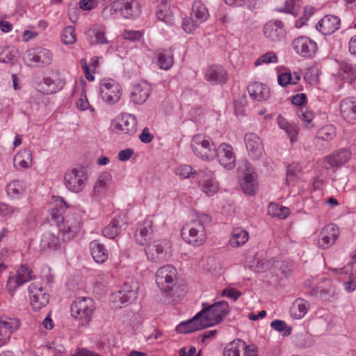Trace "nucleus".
I'll return each mask as SVG.
<instances>
[{
    "instance_id": "obj_1",
    "label": "nucleus",
    "mask_w": 356,
    "mask_h": 356,
    "mask_svg": "<svg viewBox=\"0 0 356 356\" xmlns=\"http://www.w3.org/2000/svg\"><path fill=\"white\" fill-rule=\"evenodd\" d=\"M79 225L64 224L59 229V236H56L51 232H45L40 240V248L42 251L54 250L58 248L60 241L67 242L73 239L79 232Z\"/></svg>"
},
{
    "instance_id": "obj_2",
    "label": "nucleus",
    "mask_w": 356,
    "mask_h": 356,
    "mask_svg": "<svg viewBox=\"0 0 356 356\" xmlns=\"http://www.w3.org/2000/svg\"><path fill=\"white\" fill-rule=\"evenodd\" d=\"M204 221H210V218L203 215L197 220L184 227L181 233L182 238L193 246L197 247L203 244L207 239Z\"/></svg>"
},
{
    "instance_id": "obj_3",
    "label": "nucleus",
    "mask_w": 356,
    "mask_h": 356,
    "mask_svg": "<svg viewBox=\"0 0 356 356\" xmlns=\"http://www.w3.org/2000/svg\"><path fill=\"white\" fill-rule=\"evenodd\" d=\"M191 147L195 155L202 161H211L216 157L217 146L209 136L203 134L195 135L191 140Z\"/></svg>"
},
{
    "instance_id": "obj_4",
    "label": "nucleus",
    "mask_w": 356,
    "mask_h": 356,
    "mask_svg": "<svg viewBox=\"0 0 356 356\" xmlns=\"http://www.w3.org/2000/svg\"><path fill=\"white\" fill-rule=\"evenodd\" d=\"M94 311L93 300L88 297L76 299L70 308L72 316L77 319L81 325H86L90 323Z\"/></svg>"
},
{
    "instance_id": "obj_5",
    "label": "nucleus",
    "mask_w": 356,
    "mask_h": 356,
    "mask_svg": "<svg viewBox=\"0 0 356 356\" xmlns=\"http://www.w3.org/2000/svg\"><path fill=\"white\" fill-rule=\"evenodd\" d=\"M200 312H202V316L207 323H211V326L222 322L229 312L228 302L224 300L216 302L211 305L203 303Z\"/></svg>"
},
{
    "instance_id": "obj_6",
    "label": "nucleus",
    "mask_w": 356,
    "mask_h": 356,
    "mask_svg": "<svg viewBox=\"0 0 356 356\" xmlns=\"http://www.w3.org/2000/svg\"><path fill=\"white\" fill-rule=\"evenodd\" d=\"M177 270L172 265H165L158 269L156 273V283L164 292H170L176 284Z\"/></svg>"
},
{
    "instance_id": "obj_7",
    "label": "nucleus",
    "mask_w": 356,
    "mask_h": 356,
    "mask_svg": "<svg viewBox=\"0 0 356 356\" xmlns=\"http://www.w3.org/2000/svg\"><path fill=\"white\" fill-rule=\"evenodd\" d=\"M223 356H258L256 346L248 345L241 339H234L228 343L223 349Z\"/></svg>"
},
{
    "instance_id": "obj_8",
    "label": "nucleus",
    "mask_w": 356,
    "mask_h": 356,
    "mask_svg": "<svg viewBox=\"0 0 356 356\" xmlns=\"http://www.w3.org/2000/svg\"><path fill=\"white\" fill-rule=\"evenodd\" d=\"M99 92L102 99L108 104L118 102L122 88L120 84L113 79H103L99 84Z\"/></svg>"
},
{
    "instance_id": "obj_9",
    "label": "nucleus",
    "mask_w": 356,
    "mask_h": 356,
    "mask_svg": "<svg viewBox=\"0 0 356 356\" xmlns=\"http://www.w3.org/2000/svg\"><path fill=\"white\" fill-rule=\"evenodd\" d=\"M32 270L26 265H21L17 274L10 276L6 284V289L10 296H13L16 289L24 284L35 279Z\"/></svg>"
},
{
    "instance_id": "obj_10",
    "label": "nucleus",
    "mask_w": 356,
    "mask_h": 356,
    "mask_svg": "<svg viewBox=\"0 0 356 356\" xmlns=\"http://www.w3.org/2000/svg\"><path fill=\"white\" fill-rule=\"evenodd\" d=\"M87 179V175L82 168H73L65 172L64 183L69 191L78 193L84 188Z\"/></svg>"
},
{
    "instance_id": "obj_11",
    "label": "nucleus",
    "mask_w": 356,
    "mask_h": 356,
    "mask_svg": "<svg viewBox=\"0 0 356 356\" xmlns=\"http://www.w3.org/2000/svg\"><path fill=\"white\" fill-rule=\"evenodd\" d=\"M351 156L352 152L348 148H341L334 151L325 157L323 168L326 170L341 168L350 161Z\"/></svg>"
},
{
    "instance_id": "obj_12",
    "label": "nucleus",
    "mask_w": 356,
    "mask_h": 356,
    "mask_svg": "<svg viewBox=\"0 0 356 356\" xmlns=\"http://www.w3.org/2000/svg\"><path fill=\"white\" fill-rule=\"evenodd\" d=\"M114 128L122 134L132 136L138 130L137 119L132 114L122 113L115 119Z\"/></svg>"
},
{
    "instance_id": "obj_13",
    "label": "nucleus",
    "mask_w": 356,
    "mask_h": 356,
    "mask_svg": "<svg viewBox=\"0 0 356 356\" xmlns=\"http://www.w3.org/2000/svg\"><path fill=\"white\" fill-rule=\"evenodd\" d=\"M31 305L34 311H39L45 307L49 300L47 294L40 283H32L28 288Z\"/></svg>"
},
{
    "instance_id": "obj_14",
    "label": "nucleus",
    "mask_w": 356,
    "mask_h": 356,
    "mask_svg": "<svg viewBox=\"0 0 356 356\" xmlns=\"http://www.w3.org/2000/svg\"><path fill=\"white\" fill-rule=\"evenodd\" d=\"M292 47L296 54L305 58L313 57L318 49L316 42L307 36L295 38Z\"/></svg>"
},
{
    "instance_id": "obj_15",
    "label": "nucleus",
    "mask_w": 356,
    "mask_h": 356,
    "mask_svg": "<svg viewBox=\"0 0 356 356\" xmlns=\"http://www.w3.org/2000/svg\"><path fill=\"white\" fill-rule=\"evenodd\" d=\"M24 58L27 63H29V65L34 63L37 67H42L51 63L52 54L49 49L36 47L28 50Z\"/></svg>"
},
{
    "instance_id": "obj_16",
    "label": "nucleus",
    "mask_w": 356,
    "mask_h": 356,
    "mask_svg": "<svg viewBox=\"0 0 356 356\" xmlns=\"http://www.w3.org/2000/svg\"><path fill=\"white\" fill-rule=\"evenodd\" d=\"M208 327H211V323H207L202 316V312H199L190 320L179 323L176 327V331L181 334H188Z\"/></svg>"
},
{
    "instance_id": "obj_17",
    "label": "nucleus",
    "mask_w": 356,
    "mask_h": 356,
    "mask_svg": "<svg viewBox=\"0 0 356 356\" xmlns=\"http://www.w3.org/2000/svg\"><path fill=\"white\" fill-rule=\"evenodd\" d=\"M219 163L227 170H232L236 165V156L233 147L227 143H222L216 148Z\"/></svg>"
},
{
    "instance_id": "obj_18",
    "label": "nucleus",
    "mask_w": 356,
    "mask_h": 356,
    "mask_svg": "<svg viewBox=\"0 0 356 356\" xmlns=\"http://www.w3.org/2000/svg\"><path fill=\"white\" fill-rule=\"evenodd\" d=\"M138 290V282L132 279L127 280L122 289L114 295V298L118 299L122 305H128L136 298Z\"/></svg>"
},
{
    "instance_id": "obj_19",
    "label": "nucleus",
    "mask_w": 356,
    "mask_h": 356,
    "mask_svg": "<svg viewBox=\"0 0 356 356\" xmlns=\"http://www.w3.org/2000/svg\"><path fill=\"white\" fill-rule=\"evenodd\" d=\"M65 85V79L58 72H53L51 76L43 79L39 86L43 93L54 94L63 89Z\"/></svg>"
},
{
    "instance_id": "obj_20",
    "label": "nucleus",
    "mask_w": 356,
    "mask_h": 356,
    "mask_svg": "<svg viewBox=\"0 0 356 356\" xmlns=\"http://www.w3.org/2000/svg\"><path fill=\"white\" fill-rule=\"evenodd\" d=\"M339 235L338 227L334 224H328L325 226L318 236L319 248L325 250L331 247Z\"/></svg>"
},
{
    "instance_id": "obj_21",
    "label": "nucleus",
    "mask_w": 356,
    "mask_h": 356,
    "mask_svg": "<svg viewBox=\"0 0 356 356\" xmlns=\"http://www.w3.org/2000/svg\"><path fill=\"white\" fill-rule=\"evenodd\" d=\"M245 171L243 181L241 183V188L243 192L246 194L253 195L257 189V175L254 172L252 165L248 161L245 163Z\"/></svg>"
},
{
    "instance_id": "obj_22",
    "label": "nucleus",
    "mask_w": 356,
    "mask_h": 356,
    "mask_svg": "<svg viewBox=\"0 0 356 356\" xmlns=\"http://www.w3.org/2000/svg\"><path fill=\"white\" fill-rule=\"evenodd\" d=\"M339 108L342 118L350 124H356V97L343 98Z\"/></svg>"
},
{
    "instance_id": "obj_23",
    "label": "nucleus",
    "mask_w": 356,
    "mask_h": 356,
    "mask_svg": "<svg viewBox=\"0 0 356 356\" xmlns=\"http://www.w3.org/2000/svg\"><path fill=\"white\" fill-rule=\"evenodd\" d=\"M244 141L249 156L254 160L259 159L264 152L261 138L254 133H247L244 136Z\"/></svg>"
},
{
    "instance_id": "obj_24",
    "label": "nucleus",
    "mask_w": 356,
    "mask_h": 356,
    "mask_svg": "<svg viewBox=\"0 0 356 356\" xmlns=\"http://www.w3.org/2000/svg\"><path fill=\"white\" fill-rule=\"evenodd\" d=\"M264 34L269 40L277 42L285 35L284 24L281 20H270L264 26Z\"/></svg>"
},
{
    "instance_id": "obj_25",
    "label": "nucleus",
    "mask_w": 356,
    "mask_h": 356,
    "mask_svg": "<svg viewBox=\"0 0 356 356\" xmlns=\"http://www.w3.org/2000/svg\"><path fill=\"white\" fill-rule=\"evenodd\" d=\"M169 248V243L166 241H155L147 248V258L153 262L163 261L167 258Z\"/></svg>"
},
{
    "instance_id": "obj_26",
    "label": "nucleus",
    "mask_w": 356,
    "mask_h": 356,
    "mask_svg": "<svg viewBox=\"0 0 356 356\" xmlns=\"http://www.w3.org/2000/svg\"><path fill=\"white\" fill-rule=\"evenodd\" d=\"M340 24L341 20L338 17L327 15L316 24V28L323 35H329L339 29Z\"/></svg>"
},
{
    "instance_id": "obj_27",
    "label": "nucleus",
    "mask_w": 356,
    "mask_h": 356,
    "mask_svg": "<svg viewBox=\"0 0 356 356\" xmlns=\"http://www.w3.org/2000/svg\"><path fill=\"white\" fill-rule=\"evenodd\" d=\"M126 219L122 216H116L110 223L102 230V234L109 239L115 238L124 229Z\"/></svg>"
},
{
    "instance_id": "obj_28",
    "label": "nucleus",
    "mask_w": 356,
    "mask_h": 356,
    "mask_svg": "<svg viewBox=\"0 0 356 356\" xmlns=\"http://www.w3.org/2000/svg\"><path fill=\"white\" fill-rule=\"evenodd\" d=\"M205 78L213 85L224 84L227 81V73L222 66L213 65L207 68Z\"/></svg>"
},
{
    "instance_id": "obj_29",
    "label": "nucleus",
    "mask_w": 356,
    "mask_h": 356,
    "mask_svg": "<svg viewBox=\"0 0 356 356\" xmlns=\"http://www.w3.org/2000/svg\"><path fill=\"white\" fill-rule=\"evenodd\" d=\"M20 326V322L17 318H8L6 321H0V336L3 334V337H0V346L6 344L13 333H14Z\"/></svg>"
},
{
    "instance_id": "obj_30",
    "label": "nucleus",
    "mask_w": 356,
    "mask_h": 356,
    "mask_svg": "<svg viewBox=\"0 0 356 356\" xmlns=\"http://www.w3.org/2000/svg\"><path fill=\"white\" fill-rule=\"evenodd\" d=\"M134 3L138 5L132 0H117L113 3L112 8L115 10L120 11L124 18L131 19L138 15V10L134 8Z\"/></svg>"
},
{
    "instance_id": "obj_31",
    "label": "nucleus",
    "mask_w": 356,
    "mask_h": 356,
    "mask_svg": "<svg viewBox=\"0 0 356 356\" xmlns=\"http://www.w3.org/2000/svg\"><path fill=\"white\" fill-rule=\"evenodd\" d=\"M250 96L254 100L263 101L270 96V90L266 85L259 82L251 83L248 86Z\"/></svg>"
},
{
    "instance_id": "obj_32",
    "label": "nucleus",
    "mask_w": 356,
    "mask_h": 356,
    "mask_svg": "<svg viewBox=\"0 0 356 356\" xmlns=\"http://www.w3.org/2000/svg\"><path fill=\"white\" fill-rule=\"evenodd\" d=\"M89 248L90 254L96 263L104 264L108 259V250L105 245L99 241L94 240L91 241Z\"/></svg>"
},
{
    "instance_id": "obj_33",
    "label": "nucleus",
    "mask_w": 356,
    "mask_h": 356,
    "mask_svg": "<svg viewBox=\"0 0 356 356\" xmlns=\"http://www.w3.org/2000/svg\"><path fill=\"white\" fill-rule=\"evenodd\" d=\"M150 86L146 83L138 84L133 88L131 99L136 104H143L150 95Z\"/></svg>"
},
{
    "instance_id": "obj_34",
    "label": "nucleus",
    "mask_w": 356,
    "mask_h": 356,
    "mask_svg": "<svg viewBox=\"0 0 356 356\" xmlns=\"http://www.w3.org/2000/svg\"><path fill=\"white\" fill-rule=\"evenodd\" d=\"M86 39L90 45L105 44L108 43V40L106 37V33L104 29L98 27H92L86 33Z\"/></svg>"
},
{
    "instance_id": "obj_35",
    "label": "nucleus",
    "mask_w": 356,
    "mask_h": 356,
    "mask_svg": "<svg viewBox=\"0 0 356 356\" xmlns=\"http://www.w3.org/2000/svg\"><path fill=\"white\" fill-rule=\"evenodd\" d=\"M68 205L60 197L55 201L54 207L51 209L50 216L51 220L59 226L60 222H63L64 213L67 211Z\"/></svg>"
},
{
    "instance_id": "obj_36",
    "label": "nucleus",
    "mask_w": 356,
    "mask_h": 356,
    "mask_svg": "<svg viewBox=\"0 0 356 356\" xmlns=\"http://www.w3.org/2000/svg\"><path fill=\"white\" fill-rule=\"evenodd\" d=\"M206 178L201 182V189L207 196H213L218 192V184L213 172L211 170L205 172Z\"/></svg>"
},
{
    "instance_id": "obj_37",
    "label": "nucleus",
    "mask_w": 356,
    "mask_h": 356,
    "mask_svg": "<svg viewBox=\"0 0 356 356\" xmlns=\"http://www.w3.org/2000/svg\"><path fill=\"white\" fill-rule=\"evenodd\" d=\"M159 67L164 70H168L174 64L173 54L170 49H159L155 53Z\"/></svg>"
},
{
    "instance_id": "obj_38",
    "label": "nucleus",
    "mask_w": 356,
    "mask_h": 356,
    "mask_svg": "<svg viewBox=\"0 0 356 356\" xmlns=\"http://www.w3.org/2000/svg\"><path fill=\"white\" fill-rule=\"evenodd\" d=\"M249 239V233L245 229L238 227L234 229L229 238V244L233 248L244 245Z\"/></svg>"
},
{
    "instance_id": "obj_39",
    "label": "nucleus",
    "mask_w": 356,
    "mask_h": 356,
    "mask_svg": "<svg viewBox=\"0 0 356 356\" xmlns=\"http://www.w3.org/2000/svg\"><path fill=\"white\" fill-rule=\"evenodd\" d=\"M170 1L171 0H157L156 17L166 24H170L172 21V12L168 5V2Z\"/></svg>"
},
{
    "instance_id": "obj_40",
    "label": "nucleus",
    "mask_w": 356,
    "mask_h": 356,
    "mask_svg": "<svg viewBox=\"0 0 356 356\" xmlns=\"http://www.w3.org/2000/svg\"><path fill=\"white\" fill-rule=\"evenodd\" d=\"M192 16L199 23L205 22L209 16L207 6L199 0H194L192 5Z\"/></svg>"
},
{
    "instance_id": "obj_41",
    "label": "nucleus",
    "mask_w": 356,
    "mask_h": 356,
    "mask_svg": "<svg viewBox=\"0 0 356 356\" xmlns=\"http://www.w3.org/2000/svg\"><path fill=\"white\" fill-rule=\"evenodd\" d=\"M18 50L14 47H0V62L13 65L17 60Z\"/></svg>"
},
{
    "instance_id": "obj_42",
    "label": "nucleus",
    "mask_w": 356,
    "mask_h": 356,
    "mask_svg": "<svg viewBox=\"0 0 356 356\" xmlns=\"http://www.w3.org/2000/svg\"><path fill=\"white\" fill-rule=\"evenodd\" d=\"M8 195L13 199H18L23 196L24 188L22 183L19 180H13L6 186Z\"/></svg>"
},
{
    "instance_id": "obj_43",
    "label": "nucleus",
    "mask_w": 356,
    "mask_h": 356,
    "mask_svg": "<svg viewBox=\"0 0 356 356\" xmlns=\"http://www.w3.org/2000/svg\"><path fill=\"white\" fill-rule=\"evenodd\" d=\"M300 7V0H286L284 6L281 8H277L276 10L279 13L291 14L296 17L299 15Z\"/></svg>"
},
{
    "instance_id": "obj_44",
    "label": "nucleus",
    "mask_w": 356,
    "mask_h": 356,
    "mask_svg": "<svg viewBox=\"0 0 356 356\" xmlns=\"http://www.w3.org/2000/svg\"><path fill=\"white\" fill-rule=\"evenodd\" d=\"M290 312L292 316L302 318L307 312V302L302 299H297L291 306Z\"/></svg>"
},
{
    "instance_id": "obj_45",
    "label": "nucleus",
    "mask_w": 356,
    "mask_h": 356,
    "mask_svg": "<svg viewBox=\"0 0 356 356\" xmlns=\"http://www.w3.org/2000/svg\"><path fill=\"white\" fill-rule=\"evenodd\" d=\"M294 345L300 348H309L313 346L314 341L312 336L305 333H298L293 337Z\"/></svg>"
},
{
    "instance_id": "obj_46",
    "label": "nucleus",
    "mask_w": 356,
    "mask_h": 356,
    "mask_svg": "<svg viewBox=\"0 0 356 356\" xmlns=\"http://www.w3.org/2000/svg\"><path fill=\"white\" fill-rule=\"evenodd\" d=\"M341 76L348 82L353 81L356 78V65L348 63H343L340 66Z\"/></svg>"
},
{
    "instance_id": "obj_47",
    "label": "nucleus",
    "mask_w": 356,
    "mask_h": 356,
    "mask_svg": "<svg viewBox=\"0 0 356 356\" xmlns=\"http://www.w3.org/2000/svg\"><path fill=\"white\" fill-rule=\"evenodd\" d=\"M336 136V128L332 124H327L319 129L318 131V138L330 141Z\"/></svg>"
},
{
    "instance_id": "obj_48",
    "label": "nucleus",
    "mask_w": 356,
    "mask_h": 356,
    "mask_svg": "<svg viewBox=\"0 0 356 356\" xmlns=\"http://www.w3.org/2000/svg\"><path fill=\"white\" fill-rule=\"evenodd\" d=\"M298 118L305 122V126L308 128H312L314 125L312 124L314 115L312 112L307 111L306 108L298 107L296 111Z\"/></svg>"
},
{
    "instance_id": "obj_49",
    "label": "nucleus",
    "mask_w": 356,
    "mask_h": 356,
    "mask_svg": "<svg viewBox=\"0 0 356 356\" xmlns=\"http://www.w3.org/2000/svg\"><path fill=\"white\" fill-rule=\"evenodd\" d=\"M25 158L26 159L31 160L32 154L30 150L25 149L22 154L16 155L14 158V165H17L22 168H27L30 167V165L27 161L25 160Z\"/></svg>"
},
{
    "instance_id": "obj_50",
    "label": "nucleus",
    "mask_w": 356,
    "mask_h": 356,
    "mask_svg": "<svg viewBox=\"0 0 356 356\" xmlns=\"http://www.w3.org/2000/svg\"><path fill=\"white\" fill-rule=\"evenodd\" d=\"M278 61L277 55L273 51H268L259 56L254 62L255 66L262 64L277 63Z\"/></svg>"
},
{
    "instance_id": "obj_51",
    "label": "nucleus",
    "mask_w": 356,
    "mask_h": 356,
    "mask_svg": "<svg viewBox=\"0 0 356 356\" xmlns=\"http://www.w3.org/2000/svg\"><path fill=\"white\" fill-rule=\"evenodd\" d=\"M111 179V175L108 173H104L99 176L96 181L93 191L95 195H99L106 186V181Z\"/></svg>"
},
{
    "instance_id": "obj_52",
    "label": "nucleus",
    "mask_w": 356,
    "mask_h": 356,
    "mask_svg": "<svg viewBox=\"0 0 356 356\" xmlns=\"http://www.w3.org/2000/svg\"><path fill=\"white\" fill-rule=\"evenodd\" d=\"M62 41L66 44H72L76 41L74 28L72 26L65 27L62 33Z\"/></svg>"
},
{
    "instance_id": "obj_53",
    "label": "nucleus",
    "mask_w": 356,
    "mask_h": 356,
    "mask_svg": "<svg viewBox=\"0 0 356 356\" xmlns=\"http://www.w3.org/2000/svg\"><path fill=\"white\" fill-rule=\"evenodd\" d=\"M270 326L277 332H284V336H289L291 332V328L288 327L285 321L282 320H275L271 322Z\"/></svg>"
},
{
    "instance_id": "obj_54",
    "label": "nucleus",
    "mask_w": 356,
    "mask_h": 356,
    "mask_svg": "<svg viewBox=\"0 0 356 356\" xmlns=\"http://www.w3.org/2000/svg\"><path fill=\"white\" fill-rule=\"evenodd\" d=\"M269 209V211H270V210L276 211L277 212H274L273 215L278 217L280 219H285L290 213V211L287 207H279V206L276 204L270 203Z\"/></svg>"
},
{
    "instance_id": "obj_55",
    "label": "nucleus",
    "mask_w": 356,
    "mask_h": 356,
    "mask_svg": "<svg viewBox=\"0 0 356 356\" xmlns=\"http://www.w3.org/2000/svg\"><path fill=\"white\" fill-rule=\"evenodd\" d=\"M196 174L197 172L189 165H181L177 170V175L185 179L193 177Z\"/></svg>"
},
{
    "instance_id": "obj_56",
    "label": "nucleus",
    "mask_w": 356,
    "mask_h": 356,
    "mask_svg": "<svg viewBox=\"0 0 356 356\" xmlns=\"http://www.w3.org/2000/svg\"><path fill=\"white\" fill-rule=\"evenodd\" d=\"M153 232L152 221L150 220H145L143 225L139 228L140 236L147 240V237L149 236Z\"/></svg>"
},
{
    "instance_id": "obj_57",
    "label": "nucleus",
    "mask_w": 356,
    "mask_h": 356,
    "mask_svg": "<svg viewBox=\"0 0 356 356\" xmlns=\"http://www.w3.org/2000/svg\"><path fill=\"white\" fill-rule=\"evenodd\" d=\"M19 209L8 204L0 202V215L3 217H10L17 213Z\"/></svg>"
},
{
    "instance_id": "obj_58",
    "label": "nucleus",
    "mask_w": 356,
    "mask_h": 356,
    "mask_svg": "<svg viewBox=\"0 0 356 356\" xmlns=\"http://www.w3.org/2000/svg\"><path fill=\"white\" fill-rule=\"evenodd\" d=\"M336 295H337V292L335 288L330 286L327 289H321L320 298L325 301H331Z\"/></svg>"
},
{
    "instance_id": "obj_59",
    "label": "nucleus",
    "mask_w": 356,
    "mask_h": 356,
    "mask_svg": "<svg viewBox=\"0 0 356 356\" xmlns=\"http://www.w3.org/2000/svg\"><path fill=\"white\" fill-rule=\"evenodd\" d=\"M273 265V263L271 260H268L266 259H261L257 261V264L254 266V270L257 272H264L269 268H270Z\"/></svg>"
},
{
    "instance_id": "obj_60",
    "label": "nucleus",
    "mask_w": 356,
    "mask_h": 356,
    "mask_svg": "<svg viewBox=\"0 0 356 356\" xmlns=\"http://www.w3.org/2000/svg\"><path fill=\"white\" fill-rule=\"evenodd\" d=\"M222 296L232 298L234 301H236L241 296V293L234 288H225L222 291Z\"/></svg>"
},
{
    "instance_id": "obj_61",
    "label": "nucleus",
    "mask_w": 356,
    "mask_h": 356,
    "mask_svg": "<svg viewBox=\"0 0 356 356\" xmlns=\"http://www.w3.org/2000/svg\"><path fill=\"white\" fill-rule=\"evenodd\" d=\"M292 81V74L291 72H282L277 76V81L281 86H286L291 84Z\"/></svg>"
},
{
    "instance_id": "obj_62",
    "label": "nucleus",
    "mask_w": 356,
    "mask_h": 356,
    "mask_svg": "<svg viewBox=\"0 0 356 356\" xmlns=\"http://www.w3.org/2000/svg\"><path fill=\"white\" fill-rule=\"evenodd\" d=\"M196 26L197 24L193 18L186 17L183 19L182 27L186 33H191Z\"/></svg>"
},
{
    "instance_id": "obj_63",
    "label": "nucleus",
    "mask_w": 356,
    "mask_h": 356,
    "mask_svg": "<svg viewBox=\"0 0 356 356\" xmlns=\"http://www.w3.org/2000/svg\"><path fill=\"white\" fill-rule=\"evenodd\" d=\"M124 39L132 42L139 40L142 37V33L139 31H126L124 33Z\"/></svg>"
},
{
    "instance_id": "obj_64",
    "label": "nucleus",
    "mask_w": 356,
    "mask_h": 356,
    "mask_svg": "<svg viewBox=\"0 0 356 356\" xmlns=\"http://www.w3.org/2000/svg\"><path fill=\"white\" fill-rule=\"evenodd\" d=\"M307 102V96L304 93H299L292 97L291 102L293 104L299 107H303L302 106Z\"/></svg>"
}]
</instances>
